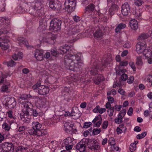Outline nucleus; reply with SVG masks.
I'll list each match as a JSON object with an SVG mask.
<instances>
[{"label": "nucleus", "mask_w": 152, "mask_h": 152, "mask_svg": "<svg viewBox=\"0 0 152 152\" xmlns=\"http://www.w3.org/2000/svg\"><path fill=\"white\" fill-rule=\"evenodd\" d=\"M3 148L6 152H13L14 148L13 145L11 143L5 142L2 143Z\"/></svg>", "instance_id": "obj_9"}, {"label": "nucleus", "mask_w": 152, "mask_h": 152, "mask_svg": "<svg viewBox=\"0 0 152 152\" xmlns=\"http://www.w3.org/2000/svg\"><path fill=\"white\" fill-rule=\"evenodd\" d=\"M28 7V5L26 3H23L22 6H20V8L21 9H23L24 10H28L27 8Z\"/></svg>", "instance_id": "obj_52"}, {"label": "nucleus", "mask_w": 152, "mask_h": 152, "mask_svg": "<svg viewBox=\"0 0 152 152\" xmlns=\"http://www.w3.org/2000/svg\"><path fill=\"white\" fill-rule=\"evenodd\" d=\"M64 5L65 6V10L69 12L73 10L75 7H73L72 4L69 3V2H68V1L66 0L64 3Z\"/></svg>", "instance_id": "obj_20"}, {"label": "nucleus", "mask_w": 152, "mask_h": 152, "mask_svg": "<svg viewBox=\"0 0 152 152\" xmlns=\"http://www.w3.org/2000/svg\"><path fill=\"white\" fill-rule=\"evenodd\" d=\"M114 111V110L113 107L108 109L107 110L108 115L110 117L112 116L113 115Z\"/></svg>", "instance_id": "obj_42"}, {"label": "nucleus", "mask_w": 152, "mask_h": 152, "mask_svg": "<svg viewBox=\"0 0 152 152\" xmlns=\"http://www.w3.org/2000/svg\"><path fill=\"white\" fill-rule=\"evenodd\" d=\"M142 53L146 57L149 58L152 56L151 51L150 49L145 48Z\"/></svg>", "instance_id": "obj_31"}, {"label": "nucleus", "mask_w": 152, "mask_h": 152, "mask_svg": "<svg viewBox=\"0 0 152 152\" xmlns=\"http://www.w3.org/2000/svg\"><path fill=\"white\" fill-rule=\"evenodd\" d=\"M78 61H77V62H76V63H75V68H80L83 66V64L82 62H78Z\"/></svg>", "instance_id": "obj_45"}, {"label": "nucleus", "mask_w": 152, "mask_h": 152, "mask_svg": "<svg viewBox=\"0 0 152 152\" xmlns=\"http://www.w3.org/2000/svg\"><path fill=\"white\" fill-rule=\"evenodd\" d=\"M122 106L121 105H118L116 104L113 107H114V109H115L116 110L119 111L120 110L121 108H122Z\"/></svg>", "instance_id": "obj_57"}, {"label": "nucleus", "mask_w": 152, "mask_h": 152, "mask_svg": "<svg viewBox=\"0 0 152 152\" xmlns=\"http://www.w3.org/2000/svg\"><path fill=\"white\" fill-rule=\"evenodd\" d=\"M10 85L9 82H7L6 85H3L1 88V91L3 92H7L8 89V86Z\"/></svg>", "instance_id": "obj_36"}, {"label": "nucleus", "mask_w": 152, "mask_h": 152, "mask_svg": "<svg viewBox=\"0 0 152 152\" xmlns=\"http://www.w3.org/2000/svg\"><path fill=\"white\" fill-rule=\"evenodd\" d=\"M41 126L38 122H34L32 124V128L28 130V133L31 135H34L40 129Z\"/></svg>", "instance_id": "obj_4"}, {"label": "nucleus", "mask_w": 152, "mask_h": 152, "mask_svg": "<svg viewBox=\"0 0 152 152\" xmlns=\"http://www.w3.org/2000/svg\"><path fill=\"white\" fill-rule=\"evenodd\" d=\"M49 89L48 87H46L45 86L42 85L38 88V91H37L39 94L40 95H46L49 92Z\"/></svg>", "instance_id": "obj_11"}, {"label": "nucleus", "mask_w": 152, "mask_h": 152, "mask_svg": "<svg viewBox=\"0 0 152 152\" xmlns=\"http://www.w3.org/2000/svg\"><path fill=\"white\" fill-rule=\"evenodd\" d=\"M152 112H151V110H149V111L148 110H147L144 111V115L145 117H147L149 116L150 118L152 119Z\"/></svg>", "instance_id": "obj_37"}, {"label": "nucleus", "mask_w": 152, "mask_h": 152, "mask_svg": "<svg viewBox=\"0 0 152 152\" xmlns=\"http://www.w3.org/2000/svg\"><path fill=\"white\" fill-rule=\"evenodd\" d=\"M94 35V37L97 39H100L102 36L103 34L102 31L99 29L96 31Z\"/></svg>", "instance_id": "obj_30"}, {"label": "nucleus", "mask_w": 152, "mask_h": 152, "mask_svg": "<svg viewBox=\"0 0 152 152\" xmlns=\"http://www.w3.org/2000/svg\"><path fill=\"white\" fill-rule=\"evenodd\" d=\"M65 131L67 133L69 132L72 129V125L69 122H66L64 125Z\"/></svg>", "instance_id": "obj_25"}, {"label": "nucleus", "mask_w": 152, "mask_h": 152, "mask_svg": "<svg viewBox=\"0 0 152 152\" xmlns=\"http://www.w3.org/2000/svg\"><path fill=\"white\" fill-rule=\"evenodd\" d=\"M106 111V109L105 108H100L99 105L97 106L93 110V111L94 113H99L100 114L103 113L105 112Z\"/></svg>", "instance_id": "obj_26"}, {"label": "nucleus", "mask_w": 152, "mask_h": 152, "mask_svg": "<svg viewBox=\"0 0 152 152\" xmlns=\"http://www.w3.org/2000/svg\"><path fill=\"white\" fill-rule=\"evenodd\" d=\"M128 64V62L126 61H123L120 63V65L121 66H126Z\"/></svg>", "instance_id": "obj_61"}, {"label": "nucleus", "mask_w": 152, "mask_h": 152, "mask_svg": "<svg viewBox=\"0 0 152 152\" xmlns=\"http://www.w3.org/2000/svg\"><path fill=\"white\" fill-rule=\"evenodd\" d=\"M123 117H123L122 115H118V117L116 118L115 120V123L118 124H119L122 123V122L123 118Z\"/></svg>", "instance_id": "obj_40"}, {"label": "nucleus", "mask_w": 152, "mask_h": 152, "mask_svg": "<svg viewBox=\"0 0 152 152\" xmlns=\"http://www.w3.org/2000/svg\"><path fill=\"white\" fill-rule=\"evenodd\" d=\"M80 54L75 55L69 54L65 56L64 62L66 68L71 70H74L75 63L80 60Z\"/></svg>", "instance_id": "obj_1"}, {"label": "nucleus", "mask_w": 152, "mask_h": 152, "mask_svg": "<svg viewBox=\"0 0 152 152\" xmlns=\"http://www.w3.org/2000/svg\"><path fill=\"white\" fill-rule=\"evenodd\" d=\"M2 128L4 129L5 130L9 131L10 129V125L7 124L6 122L4 123L2 125Z\"/></svg>", "instance_id": "obj_43"}, {"label": "nucleus", "mask_w": 152, "mask_h": 152, "mask_svg": "<svg viewBox=\"0 0 152 152\" xmlns=\"http://www.w3.org/2000/svg\"><path fill=\"white\" fill-rule=\"evenodd\" d=\"M47 26V23L46 19L43 18L41 19L39 21V26L38 28L39 30H44L46 29Z\"/></svg>", "instance_id": "obj_15"}, {"label": "nucleus", "mask_w": 152, "mask_h": 152, "mask_svg": "<svg viewBox=\"0 0 152 152\" xmlns=\"http://www.w3.org/2000/svg\"><path fill=\"white\" fill-rule=\"evenodd\" d=\"M102 119L101 115H99L98 116L96 117L93 120L92 122L93 123H95L96 122L99 121V120Z\"/></svg>", "instance_id": "obj_47"}, {"label": "nucleus", "mask_w": 152, "mask_h": 152, "mask_svg": "<svg viewBox=\"0 0 152 152\" xmlns=\"http://www.w3.org/2000/svg\"><path fill=\"white\" fill-rule=\"evenodd\" d=\"M79 79V77L77 75L72 76L70 80L72 81L75 82L77 81Z\"/></svg>", "instance_id": "obj_53"}, {"label": "nucleus", "mask_w": 152, "mask_h": 152, "mask_svg": "<svg viewBox=\"0 0 152 152\" xmlns=\"http://www.w3.org/2000/svg\"><path fill=\"white\" fill-rule=\"evenodd\" d=\"M124 70L121 69L118 70V71H116L117 74L118 75H120L122 74L121 77L122 81H126L128 78V75L127 74H124Z\"/></svg>", "instance_id": "obj_21"}, {"label": "nucleus", "mask_w": 152, "mask_h": 152, "mask_svg": "<svg viewBox=\"0 0 152 152\" xmlns=\"http://www.w3.org/2000/svg\"><path fill=\"white\" fill-rule=\"evenodd\" d=\"M95 9V5L92 3L90 4L86 7L85 9V12L87 14H89L94 12Z\"/></svg>", "instance_id": "obj_16"}, {"label": "nucleus", "mask_w": 152, "mask_h": 152, "mask_svg": "<svg viewBox=\"0 0 152 152\" xmlns=\"http://www.w3.org/2000/svg\"><path fill=\"white\" fill-rule=\"evenodd\" d=\"M0 41H1V42L4 44H7L9 42L8 39L4 37L0 38Z\"/></svg>", "instance_id": "obj_49"}, {"label": "nucleus", "mask_w": 152, "mask_h": 152, "mask_svg": "<svg viewBox=\"0 0 152 152\" xmlns=\"http://www.w3.org/2000/svg\"><path fill=\"white\" fill-rule=\"evenodd\" d=\"M3 103L6 106H8V107L10 108H12L15 106L16 102L15 99L13 98H10L7 97L4 99V100L3 101Z\"/></svg>", "instance_id": "obj_5"}, {"label": "nucleus", "mask_w": 152, "mask_h": 152, "mask_svg": "<svg viewBox=\"0 0 152 152\" xmlns=\"http://www.w3.org/2000/svg\"><path fill=\"white\" fill-rule=\"evenodd\" d=\"M108 64V63L106 61L103 64H102V67H101L99 66L100 64L99 62H94L93 63V66L90 69V72L91 74L93 75H96L98 73V69L102 70L104 68L103 67L104 66L105 67Z\"/></svg>", "instance_id": "obj_2"}, {"label": "nucleus", "mask_w": 152, "mask_h": 152, "mask_svg": "<svg viewBox=\"0 0 152 152\" xmlns=\"http://www.w3.org/2000/svg\"><path fill=\"white\" fill-rule=\"evenodd\" d=\"M137 24V21L135 19L131 20L130 22V26L134 30H136L138 28Z\"/></svg>", "instance_id": "obj_24"}, {"label": "nucleus", "mask_w": 152, "mask_h": 152, "mask_svg": "<svg viewBox=\"0 0 152 152\" xmlns=\"http://www.w3.org/2000/svg\"><path fill=\"white\" fill-rule=\"evenodd\" d=\"M61 21L58 19H53L50 22V30L57 31L61 29Z\"/></svg>", "instance_id": "obj_3"}, {"label": "nucleus", "mask_w": 152, "mask_h": 152, "mask_svg": "<svg viewBox=\"0 0 152 152\" xmlns=\"http://www.w3.org/2000/svg\"><path fill=\"white\" fill-rule=\"evenodd\" d=\"M42 4L40 2H36L35 4V5L34 7V9L32 8V10L35 11L36 10L37 11V12L39 16H41V15L39 13L40 12V10H41L42 7Z\"/></svg>", "instance_id": "obj_23"}, {"label": "nucleus", "mask_w": 152, "mask_h": 152, "mask_svg": "<svg viewBox=\"0 0 152 152\" xmlns=\"http://www.w3.org/2000/svg\"><path fill=\"white\" fill-rule=\"evenodd\" d=\"M147 134V133L145 132H143L141 134H138L137 136V138L138 139H140L144 138Z\"/></svg>", "instance_id": "obj_44"}, {"label": "nucleus", "mask_w": 152, "mask_h": 152, "mask_svg": "<svg viewBox=\"0 0 152 152\" xmlns=\"http://www.w3.org/2000/svg\"><path fill=\"white\" fill-rule=\"evenodd\" d=\"M93 131L94 134L96 135L100 133L101 130L100 129L97 128L96 129H93Z\"/></svg>", "instance_id": "obj_58"}, {"label": "nucleus", "mask_w": 152, "mask_h": 152, "mask_svg": "<svg viewBox=\"0 0 152 152\" xmlns=\"http://www.w3.org/2000/svg\"><path fill=\"white\" fill-rule=\"evenodd\" d=\"M18 40L19 41V44L20 45H23L27 48L29 47V45L27 41V40L23 37H20L18 38Z\"/></svg>", "instance_id": "obj_19"}, {"label": "nucleus", "mask_w": 152, "mask_h": 152, "mask_svg": "<svg viewBox=\"0 0 152 152\" xmlns=\"http://www.w3.org/2000/svg\"><path fill=\"white\" fill-rule=\"evenodd\" d=\"M64 47V46H61L60 47V48L58 49L59 52L61 54H63L66 52V50H65Z\"/></svg>", "instance_id": "obj_48"}, {"label": "nucleus", "mask_w": 152, "mask_h": 152, "mask_svg": "<svg viewBox=\"0 0 152 152\" xmlns=\"http://www.w3.org/2000/svg\"><path fill=\"white\" fill-rule=\"evenodd\" d=\"M7 77V75H2L0 77V83H2L4 82V79L6 78Z\"/></svg>", "instance_id": "obj_60"}, {"label": "nucleus", "mask_w": 152, "mask_h": 152, "mask_svg": "<svg viewBox=\"0 0 152 152\" xmlns=\"http://www.w3.org/2000/svg\"><path fill=\"white\" fill-rule=\"evenodd\" d=\"M126 26V25L124 23H121L119 24L115 29V33L117 34L120 33L121 30L125 28Z\"/></svg>", "instance_id": "obj_27"}, {"label": "nucleus", "mask_w": 152, "mask_h": 152, "mask_svg": "<svg viewBox=\"0 0 152 152\" xmlns=\"http://www.w3.org/2000/svg\"><path fill=\"white\" fill-rule=\"evenodd\" d=\"M34 56L37 60H42L43 58L42 51L38 49L36 50L35 51Z\"/></svg>", "instance_id": "obj_14"}, {"label": "nucleus", "mask_w": 152, "mask_h": 152, "mask_svg": "<svg viewBox=\"0 0 152 152\" xmlns=\"http://www.w3.org/2000/svg\"><path fill=\"white\" fill-rule=\"evenodd\" d=\"M136 145L134 143H132L130 145L129 149L130 151L132 152L136 149Z\"/></svg>", "instance_id": "obj_51"}, {"label": "nucleus", "mask_w": 152, "mask_h": 152, "mask_svg": "<svg viewBox=\"0 0 152 152\" xmlns=\"http://www.w3.org/2000/svg\"><path fill=\"white\" fill-rule=\"evenodd\" d=\"M22 107H23L22 110L24 112L29 111L31 110L32 107V104L31 102L27 100H25L21 103Z\"/></svg>", "instance_id": "obj_6"}, {"label": "nucleus", "mask_w": 152, "mask_h": 152, "mask_svg": "<svg viewBox=\"0 0 152 152\" xmlns=\"http://www.w3.org/2000/svg\"><path fill=\"white\" fill-rule=\"evenodd\" d=\"M76 149L80 152H85L86 151L85 143L83 142H80L77 144Z\"/></svg>", "instance_id": "obj_13"}, {"label": "nucleus", "mask_w": 152, "mask_h": 152, "mask_svg": "<svg viewBox=\"0 0 152 152\" xmlns=\"http://www.w3.org/2000/svg\"><path fill=\"white\" fill-rule=\"evenodd\" d=\"M10 31V29L6 28V26H5L4 28H2L0 29V35L2 34H7Z\"/></svg>", "instance_id": "obj_34"}, {"label": "nucleus", "mask_w": 152, "mask_h": 152, "mask_svg": "<svg viewBox=\"0 0 152 152\" xmlns=\"http://www.w3.org/2000/svg\"><path fill=\"white\" fill-rule=\"evenodd\" d=\"M129 65L134 71L136 70V68L135 66L134 63L132 61H131L129 63Z\"/></svg>", "instance_id": "obj_56"}, {"label": "nucleus", "mask_w": 152, "mask_h": 152, "mask_svg": "<svg viewBox=\"0 0 152 152\" xmlns=\"http://www.w3.org/2000/svg\"><path fill=\"white\" fill-rule=\"evenodd\" d=\"M92 124L91 122H86L84 123L83 127L84 128H87L89 127Z\"/></svg>", "instance_id": "obj_55"}, {"label": "nucleus", "mask_w": 152, "mask_h": 152, "mask_svg": "<svg viewBox=\"0 0 152 152\" xmlns=\"http://www.w3.org/2000/svg\"><path fill=\"white\" fill-rule=\"evenodd\" d=\"M104 77L101 74H99L97 76L95 77L94 80V83L96 84H98L100 82L104 80Z\"/></svg>", "instance_id": "obj_28"}, {"label": "nucleus", "mask_w": 152, "mask_h": 152, "mask_svg": "<svg viewBox=\"0 0 152 152\" xmlns=\"http://www.w3.org/2000/svg\"><path fill=\"white\" fill-rule=\"evenodd\" d=\"M108 121H105L102 124V128L104 129H106L108 126Z\"/></svg>", "instance_id": "obj_62"}, {"label": "nucleus", "mask_w": 152, "mask_h": 152, "mask_svg": "<svg viewBox=\"0 0 152 152\" xmlns=\"http://www.w3.org/2000/svg\"><path fill=\"white\" fill-rule=\"evenodd\" d=\"M0 47L3 50H6L9 48V46L7 44H4L0 42Z\"/></svg>", "instance_id": "obj_39"}, {"label": "nucleus", "mask_w": 152, "mask_h": 152, "mask_svg": "<svg viewBox=\"0 0 152 152\" xmlns=\"http://www.w3.org/2000/svg\"><path fill=\"white\" fill-rule=\"evenodd\" d=\"M28 114L30 115H33L34 116L37 117L39 115L38 112L37 110L34 109H33L32 108L31 110L28 112Z\"/></svg>", "instance_id": "obj_32"}, {"label": "nucleus", "mask_w": 152, "mask_h": 152, "mask_svg": "<svg viewBox=\"0 0 152 152\" xmlns=\"http://www.w3.org/2000/svg\"><path fill=\"white\" fill-rule=\"evenodd\" d=\"M134 79V77L133 76H130L127 82L129 84L132 83L133 82Z\"/></svg>", "instance_id": "obj_64"}, {"label": "nucleus", "mask_w": 152, "mask_h": 152, "mask_svg": "<svg viewBox=\"0 0 152 152\" xmlns=\"http://www.w3.org/2000/svg\"><path fill=\"white\" fill-rule=\"evenodd\" d=\"M142 3H143V2L142 0H135L134 2L135 5L138 6L142 5Z\"/></svg>", "instance_id": "obj_54"}, {"label": "nucleus", "mask_w": 152, "mask_h": 152, "mask_svg": "<svg viewBox=\"0 0 152 152\" xmlns=\"http://www.w3.org/2000/svg\"><path fill=\"white\" fill-rule=\"evenodd\" d=\"M41 85L40 82H38L32 86V88L34 90L37 89V91H38L39 88L42 86Z\"/></svg>", "instance_id": "obj_46"}, {"label": "nucleus", "mask_w": 152, "mask_h": 152, "mask_svg": "<svg viewBox=\"0 0 152 152\" xmlns=\"http://www.w3.org/2000/svg\"><path fill=\"white\" fill-rule=\"evenodd\" d=\"M71 141V138L70 137H68L64 140L62 143V145L63 146H65L66 145H68L69 143V141Z\"/></svg>", "instance_id": "obj_41"}, {"label": "nucleus", "mask_w": 152, "mask_h": 152, "mask_svg": "<svg viewBox=\"0 0 152 152\" xmlns=\"http://www.w3.org/2000/svg\"><path fill=\"white\" fill-rule=\"evenodd\" d=\"M49 4L50 7L54 10H59L61 7L59 2L55 0L50 1Z\"/></svg>", "instance_id": "obj_7"}, {"label": "nucleus", "mask_w": 152, "mask_h": 152, "mask_svg": "<svg viewBox=\"0 0 152 152\" xmlns=\"http://www.w3.org/2000/svg\"><path fill=\"white\" fill-rule=\"evenodd\" d=\"M48 132L45 129H40L34 135H37V136L42 137L46 136L47 135Z\"/></svg>", "instance_id": "obj_29"}, {"label": "nucleus", "mask_w": 152, "mask_h": 152, "mask_svg": "<svg viewBox=\"0 0 152 152\" xmlns=\"http://www.w3.org/2000/svg\"><path fill=\"white\" fill-rule=\"evenodd\" d=\"M130 11V7L127 3H125L122 6L121 12L124 16L127 15Z\"/></svg>", "instance_id": "obj_10"}, {"label": "nucleus", "mask_w": 152, "mask_h": 152, "mask_svg": "<svg viewBox=\"0 0 152 152\" xmlns=\"http://www.w3.org/2000/svg\"><path fill=\"white\" fill-rule=\"evenodd\" d=\"M108 143L111 145L115 144V139L113 137H111L108 140Z\"/></svg>", "instance_id": "obj_50"}, {"label": "nucleus", "mask_w": 152, "mask_h": 152, "mask_svg": "<svg viewBox=\"0 0 152 152\" xmlns=\"http://www.w3.org/2000/svg\"><path fill=\"white\" fill-rule=\"evenodd\" d=\"M55 37L54 35H51L49 37H43L42 41L43 42H45L49 44H53L55 42Z\"/></svg>", "instance_id": "obj_12"}, {"label": "nucleus", "mask_w": 152, "mask_h": 152, "mask_svg": "<svg viewBox=\"0 0 152 152\" xmlns=\"http://www.w3.org/2000/svg\"><path fill=\"white\" fill-rule=\"evenodd\" d=\"M149 37V35L145 34H142L139 36L137 39L138 40H143L146 39Z\"/></svg>", "instance_id": "obj_38"}, {"label": "nucleus", "mask_w": 152, "mask_h": 152, "mask_svg": "<svg viewBox=\"0 0 152 152\" xmlns=\"http://www.w3.org/2000/svg\"><path fill=\"white\" fill-rule=\"evenodd\" d=\"M4 64L7 65V66H10L12 67L15 65V63L14 61L12 59L8 61H4Z\"/></svg>", "instance_id": "obj_33"}, {"label": "nucleus", "mask_w": 152, "mask_h": 152, "mask_svg": "<svg viewBox=\"0 0 152 152\" xmlns=\"http://www.w3.org/2000/svg\"><path fill=\"white\" fill-rule=\"evenodd\" d=\"M136 64L139 66H141L143 65V63L142 61V58L141 56L137 57Z\"/></svg>", "instance_id": "obj_35"}, {"label": "nucleus", "mask_w": 152, "mask_h": 152, "mask_svg": "<svg viewBox=\"0 0 152 152\" xmlns=\"http://www.w3.org/2000/svg\"><path fill=\"white\" fill-rule=\"evenodd\" d=\"M5 118V113L1 111H0V121H2V120Z\"/></svg>", "instance_id": "obj_59"}, {"label": "nucleus", "mask_w": 152, "mask_h": 152, "mask_svg": "<svg viewBox=\"0 0 152 152\" xmlns=\"http://www.w3.org/2000/svg\"><path fill=\"white\" fill-rule=\"evenodd\" d=\"M28 112H24L22 110V112L20 114V116L22 121L24 123H28L30 121V115Z\"/></svg>", "instance_id": "obj_8"}, {"label": "nucleus", "mask_w": 152, "mask_h": 152, "mask_svg": "<svg viewBox=\"0 0 152 152\" xmlns=\"http://www.w3.org/2000/svg\"><path fill=\"white\" fill-rule=\"evenodd\" d=\"M17 150L18 151H23V150H26L28 149L27 147H25L23 146H20L18 147Z\"/></svg>", "instance_id": "obj_63"}, {"label": "nucleus", "mask_w": 152, "mask_h": 152, "mask_svg": "<svg viewBox=\"0 0 152 152\" xmlns=\"http://www.w3.org/2000/svg\"><path fill=\"white\" fill-rule=\"evenodd\" d=\"M80 30L78 26H73L71 27L69 31V33L72 34H75L79 32H80Z\"/></svg>", "instance_id": "obj_22"}, {"label": "nucleus", "mask_w": 152, "mask_h": 152, "mask_svg": "<svg viewBox=\"0 0 152 152\" xmlns=\"http://www.w3.org/2000/svg\"><path fill=\"white\" fill-rule=\"evenodd\" d=\"M145 47L142 43L138 42L136 45V50L138 53H140L143 52Z\"/></svg>", "instance_id": "obj_18"}, {"label": "nucleus", "mask_w": 152, "mask_h": 152, "mask_svg": "<svg viewBox=\"0 0 152 152\" xmlns=\"http://www.w3.org/2000/svg\"><path fill=\"white\" fill-rule=\"evenodd\" d=\"M75 109H73L70 113V116L73 117V118L74 119H77L79 118L81 114L80 113V112L76 108Z\"/></svg>", "instance_id": "obj_17"}]
</instances>
